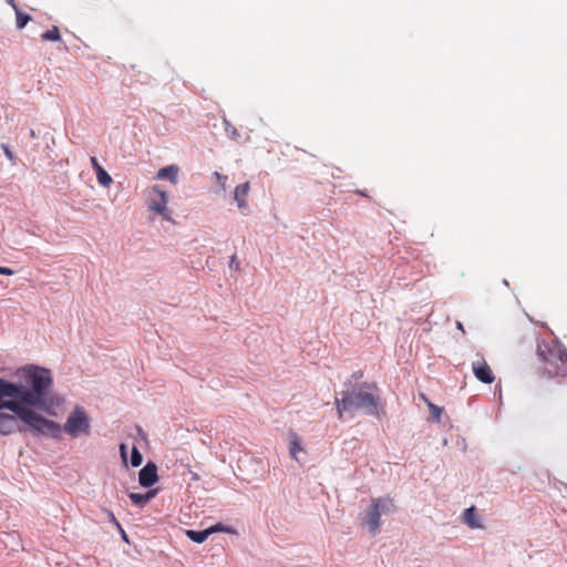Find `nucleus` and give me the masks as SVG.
Listing matches in <instances>:
<instances>
[{
	"label": "nucleus",
	"mask_w": 567,
	"mask_h": 567,
	"mask_svg": "<svg viewBox=\"0 0 567 567\" xmlns=\"http://www.w3.org/2000/svg\"><path fill=\"white\" fill-rule=\"evenodd\" d=\"M303 452V447L301 446V440L299 435L295 432L289 433V453L291 457L298 461V453Z\"/></svg>",
	"instance_id": "obj_12"
},
{
	"label": "nucleus",
	"mask_w": 567,
	"mask_h": 567,
	"mask_svg": "<svg viewBox=\"0 0 567 567\" xmlns=\"http://www.w3.org/2000/svg\"><path fill=\"white\" fill-rule=\"evenodd\" d=\"M95 174H96L97 182L103 187H109L113 183L112 177L102 166L95 171Z\"/></svg>",
	"instance_id": "obj_15"
},
{
	"label": "nucleus",
	"mask_w": 567,
	"mask_h": 567,
	"mask_svg": "<svg viewBox=\"0 0 567 567\" xmlns=\"http://www.w3.org/2000/svg\"><path fill=\"white\" fill-rule=\"evenodd\" d=\"M186 535L193 542L202 544L208 538L209 532L207 529H204V530L188 529V530H186Z\"/></svg>",
	"instance_id": "obj_14"
},
{
	"label": "nucleus",
	"mask_w": 567,
	"mask_h": 567,
	"mask_svg": "<svg viewBox=\"0 0 567 567\" xmlns=\"http://www.w3.org/2000/svg\"><path fill=\"white\" fill-rule=\"evenodd\" d=\"M29 21H30L29 14L23 13L19 10L17 11V27L19 29H23Z\"/></svg>",
	"instance_id": "obj_18"
},
{
	"label": "nucleus",
	"mask_w": 567,
	"mask_h": 567,
	"mask_svg": "<svg viewBox=\"0 0 567 567\" xmlns=\"http://www.w3.org/2000/svg\"><path fill=\"white\" fill-rule=\"evenodd\" d=\"M207 530L209 532V535H212L217 532H225L226 528L221 524H216V525L207 528Z\"/></svg>",
	"instance_id": "obj_22"
},
{
	"label": "nucleus",
	"mask_w": 567,
	"mask_h": 567,
	"mask_svg": "<svg viewBox=\"0 0 567 567\" xmlns=\"http://www.w3.org/2000/svg\"><path fill=\"white\" fill-rule=\"evenodd\" d=\"M1 148L3 150V153L7 156V158L13 163L14 155H13L12 151L10 150V147L7 144H2Z\"/></svg>",
	"instance_id": "obj_21"
},
{
	"label": "nucleus",
	"mask_w": 567,
	"mask_h": 567,
	"mask_svg": "<svg viewBox=\"0 0 567 567\" xmlns=\"http://www.w3.org/2000/svg\"><path fill=\"white\" fill-rule=\"evenodd\" d=\"M534 372L542 380L567 377V349L555 340L538 341Z\"/></svg>",
	"instance_id": "obj_2"
},
{
	"label": "nucleus",
	"mask_w": 567,
	"mask_h": 567,
	"mask_svg": "<svg viewBox=\"0 0 567 567\" xmlns=\"http://www.w3.org/2000/svg\"><path fill=\"white\" fill-rule=\"evenodd\" d=\"M60 426V432L64 431L72 437H78L80 435H89L91 432V422L87 413L84 409L76 406L68 416L63 426L56 423ZM61 433L55 439H60Z\"/></svg>",
	"instance_id": "obj_4"
},
{
	"label": "nucleus",
	"mask_w": 567,
	"mask_h": 567,
	"mask_svg": "<svg viewBox=\"0 0 567 567\" xmlns=\"http://www.w3.org/2000/svg\"><path fill=\"white\" fill-rule=\"evenodd\" d=\"M419 396H420V399H421L422 401H424L426 404H427V402H431V401L426 398V395H425L424 393H420V394H419Z\"/></svg>",
	"instance_id": "obj_29"
},
{
	"label": "nucleus",
	"mask_w": 567,
	"mask_h": 567,
	"mask_svg": "<svg viewBox=\"0 0 567 567\" xmlns=\"http://www.w3.org/2000/svg\"><path fill=\"white\" fill-rule=\"evenodd\" d=\"M90 162H91V165H92L94 171H96L97 168L101 167V165H100V163H99V161H97V158L95 156H92L90 158Z\"/></svg>",
	"instance_id": "obj_25"
},
{
	"label": "nucleus",
	"mask_w": 567,
	"mask_h": 567,
	"mask_svg": "<svg viewBox=\"0 0 567 567\" xmlns=\"http://www.w3.org/2000/svg\"><path fill=\"white\" fill-rule=\"evenodd\" d=\"M472 370L477 380L483 383L491 384L495 380V375L485 361V359L481 358L472 363Z\"/></svg>",
	"instance_id": "obj_7"
},
{
	"label": "nucleus",
	"mask_w": 567,
	"mask_h": 567,
	"mask_svg": "<svg viewBox=\"0 0 567 567\" xmlns=\"http://www.w3.org/2000/svg\"><path fill=\"white\" fill-rule=\"evenodd\" d=\"M41 39L43 41H60L61 34L58 27H52L50 30L42 33Z\"/></svg>",
	"instance_id": "obj_16"
},
{
	"label": "nucleus",
	"mask_w": 567,
	"mask_h": 567,
	"mask_svg": "<svg viewBox=\"0 0 567 567\" xmlns=\"http://www.w3.org/2000/svg\"><path fill=\"white\" fill-rule=\"evenodd\" d=\"M464 523L471 528H481L482 525L474 507L466 508L463 513Z\"/></svg>",
	"instance_id": "obj_13"
},
{
	"label": "nucleus",
	"mask_w": 567,
	"mask_h": 567,
	"mask_svg": "<svg viewBox=\"0 0 567 567\" xmlns=\"http://www.w3.org/2000/svg\"><path fill=\"white\" fill-rule=\"evenodd\" d=\"M231 134H233V135H236V134H237L236 128H233Z\"/></svg>",
	"instance_id": "obj_32"
},
{
	"label": "nucleus",
	"mask_w": 567,
	"mask_h": 567,
	"mask_svg": "<svg viewBox=\"0 0 567 567\" xmlns=\"http://www.w3.org/2000/svg\"><path fill=\"white\" fill-rule=\"evenodd\" d=\"M419 396H420V399H421L422 401H424L426 404H427V402H431V401L426 398V395H425L424 393H420V394H419Z\"/></svg>",
	"instance_id": "obj_30"
},
{
	"label": "nucleus",
	"mask_w": 567,
	"mask_h": 567,
	"mask_svg": "<svg viewBox=\"0 0 567 567\" xmlns=\"http://www.w3.org/2000/svg\"><path fill=\"white\" fill-rule=\"evenodd\" d=\"M250 192V185L248 182H245L240 185H237L234 192V198L237 203V206L241 210H246L248 208L247 197Z\"/></svg>",
	"instance_id": "obj_9"
},
{
	"label": "nucleus",
	"mask_w": 567,
	"mask_h": 567,
	"mask_svg": "<svg viewBox=\"0 0 567 567\" xmlns=\"http://www.w3.org/2000/svg\"><path fill=\"white\" fill-rule=\"evenodd\" d=\"M16 381L0 378V435L30 431L56 437L60 426L41 413L54 414L63 399L52 392L53 375L47 368L27 364L16 372Z\"/></svg>",
	"instance_id": "obj_1"
},
{
	"label": "nucleus",
	"mask_w": 567,
	"mask_h": 567,
	"mask_svg": "<svg viewBox=\"0 0 567 567\" xmlns=\"http://www.w3.org/2000/svg\"><path fill=\"white\" fill-rule=\"evenodd\" d=\"M109 516H110V520H111V522H112V523L117 527V529H118L120 527H122V526H121V524H120V523L117 522V519L115 518V516H114V514H113V513H110V515H109Z\"/></svg>",
	"instance_id": "obj_27"
},
{
	"label": "nucleus",
	"mask_w": 567,
	"mask_h": 567,
	"mask_svg": "<svg viewBox=\"0 0 567 567\" xmlns=\"http://www.w3.org/2000/svg\"><path fill=\"white\" fill-rule=\"evenodd\" d=\"M427 406H429V410L431 412L432 420L435 421V422H440L443 409L437 406V405H435L432 402H427Z\"/></svg>",
	"instance_id": "obj_17"
},
{
	"label": "nucleus",
	"mask_w": 567,
	"mask_h": 567,
	"mask_svg": "<svg viewBox=\"0 0 567 567\" xmlns=\"http://www.w3.org/2000/svg\"><path fill=\"white\" fill-rule=\"evenodd\" d=\"M215 177H216L217 183H218V185L220 186V188H221L223 190H225V189H226V187H227V176L221 175V174H220V173H218V172H215Z\"/></svg>",
	"instance_id": "obj_20"
},
{
	"label": "nucleus",
	"mask_w": 567,
	"mask_h": 567,
	"mask_svg": "<svg viewBox=\"0 0 567 567\" xmlns=\"http://www.w3.org/2000/svg\"><path fill=\"white\" fill-rule=\"evenodd\" d=\"M13 274L14 271L11 268L0 266V275L12 276Z\"/></svg>",
	"instance_id": "obj_23"
},
{
	"label": "nucleus",
	"mask_w": 567,
	"mask_h": 567,
	"mask_svg": "<svg viewBox=\"0 0 567 567\" xmlns=\"http://www.w3.org/2000/svg\"><path fill=\"white\" fill-rule=\"evenodd\" d=\"M394 511V504L391 498L380 497L372 501L371 506L364 515V522L370 532L375 534L381 525L380 517L382 514H389Z\"/></svg>",
	"instance_id": "obj_5"
},
{
	"label": "nucleus",
	"mask_w": 567,
	"mask_h": 567,
	"mask_svg": "<svg viewBox=\"0 0 567 567\" xmlns=\"http://www.w3.org/2000/svg\"><path fill=\"white\" fill-rule=\"evenodd\" d=\"M456 327H457V329H460L461 331H463V332H464L463 324H462L460 321H458V322H456Z\"/></svg>",
	"instance_id": "obj_31"
},
{
	"label": "nucleus",
	"mask_w": 567,
	"mask_h": 567,
	"mask_svg": "<svg viewBox=\"0 0 567 567\" xmlns=\"http://www.w3.org/2000/svg\"><path fill=\"white\" fill-rule=\"evenodd\" d=\"M118 530L121 533V536H122L123 540L128 543L130 540H128V537H127L125 530L122 527H120Z\"/></svg>",
	"instance_id": "obj_28"
},
{
	"label": "nucleus",
	"mask_w": 567,
	"mask_h": 567,
	"mask_svg": "<svg viewBox=\"0 0 567 567\" xmlns=\"http://www.w3.org/2000/svg\"><path fill=\"white\" fill-rule=\"evenodd\" d=\"M338 416L344 411L364 410L367 414L379 416L382 412L379 389L374 383H362L351 391L343 392L342 398H334Z\"/></svg>",
	"instance_id": "obj_3"
},
{
	"label": "nucleus",
	"mask_w": 567,
	"mask_h": 567,
	"mask_svg": "<svg viewBox=\"0 0 567 567\" xmlns=\"http://www.w3.org/2000/svg\"><path fill=\"white\" fill-rule=\"evenodd\" d=\"M229 266H230V268H233V267L235 266V267H236V269H238L239 264H238V261H237V257H236V256H233V257L230 258Z\"/></svg>",
	"instance_id": "obj_26"
},
{
	"label": "nucleus",
	"mask_w": 567,
	"mask_h": 567,
	"mask_svg": "<svg viewBox=\"0 0 567 567\" xmlns=\"http://www.w3.org/2000/svg\"><path fill=\"white\" fill-rule=\"evenodd\" d=\"M167 203L168 194L165 190L161 189L158 185L153 186L148 193V209L159 215L163 219L167 221H173L172 212L168 209Z\"/></svg>",
	"instance_id": "obj_6"
},
{
	"label": "nucleus",
	"mask_w": 567,
	"mask_h": 567,
	"mask_svg": "<svg viewBox=\"0 0 567 567\" xmlns=\"http://www.w3.org/2000/svg\"><path fill=\"white\" fill-rule=\"evenodd\" d=\"M178 167L168 165L157 172L156 177L159 179H168L172 184H177Z\"/></svg>",
	"instance_id": "obj_11"
},
{
	"label": "nucleus",
	"mask_w": 567,
	"mask_h": 567,
	"mask_svg": "<svg viewBox=\"0 0 567 567\" xmlns=\"http://www.w3.org/2000/svg\"><path fill=\"white\" fill-rule=\"evenodd\" d=\"M157 488L150 489L148 492L144 494L140 493H130L128 497L132 501V503L136 506H144L147 504L151 499H153L157 495Z\"/></svg>",
	"instance_id": "obj_10"
},
{
	"label": "nucleus",
	"mask_w": 567,
	"mask_h": 567,
	"mask_svg": "<svg viewBox=\"0 0 567 567\" xmlns=\"http://www.w3.org/2000/svg\"><path fill=\"white\" fill-rule=\"evenodd\" d=\"M158 481L157 466L148 462L138 473V483L143 487H151Z\"/></svg>",
	"instance_id": "obj_8"
},
{
	"label": "nucleus",
	"mask_w": 567,
	"mask_h": 567,
	"mask_svg": "<svg viewBox=\"0 0 567 567\" xmlns=\"http://www.w3.org/2000/svg\"><path fill=\"white\" fill-rule=\"evenodd\" d=\"M120 452L123 462L126 463V445L124 443L120 445Z\"/></svg>",
	"instance_id": "obj_24"
},
{
	"label": "nucleus",
	"mask_w": 567,
	"mask_h": 567,
	"mask_svg": "<svg viewBox=\"0 0 567 567\" xmlns=\"http://www.w3.org/2000/svg\"><path fill=\"white\" fill-rule=\"evenodd\" d=\"M143 457L140 451L134 446L132 449L131 463L132 466L137 467L142 464Z\"/></svg>",
	"instance_id": "obj_19"
}]
</instances>
